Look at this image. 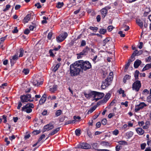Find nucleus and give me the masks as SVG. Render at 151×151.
Here are the masks:
<instances>
[{"instance_id": "e2e57ef3", "label": "nucleus", "mask_w": 151, "mask_h": 151, "mask_svg": "<svg viewBox=\"0 0 151 151\" xmlns=\"http://www.w3.org/2000/svg\"><path fill=\"white\" fill-rule=\"evenodd\" d=\"M118 33L122 37H124L125 36V35L124 34H123V32L122 31H120L118 32Z\"/></svg>"}, {"instance_id": "a18cd8bd", "label": "nucleus", "mask_w": 151, "mask_h": 151, "mask_svg": "<svg viewBox=\"0 0 151 151\" xmlns=\"http://www.w3.org/2000/svg\"><path fill=\"white\" fill-rule=\"evenodd\" d=\"M90 29L93 30L94 32H96L98 29V28L96 27H90Z\"/></svg>"}, {"instance_id": "774afa93", "label": "nucleus", "mask_w": 151, "mask_h": 151, "mask_svg": "<svg viewBox=\"0 0 151 151\" xmlns=\"http://www.w3.org/2000/svg\"><path fill=\"white\" fill-rule=\"evenodd\" d=\"M147 101L148 102H151V95L148 96L147 98Z\"/></svg>"}, {"instance_id": "5701e85b", "label": "nucleus", "mask_w": 151, "mask_h": 151, "mask_svg": "<svg viewBox=\"0 0 151 151\" xmlns=\"http://www.w3.org/2000/svg\"><path fill=\"white\" fill-rule=\"evenodd\" d=\"M151 68V63L146 64L142 69V71L149 69Z\"/></svg>"}, {"instance_id": "6e6552de", "label": "nucleus", "mask_w": 151, "mask_h": 151, "mask_svg": "<svg viewBox=\"0 0 151 151\" xmlns=\"http://www.w3.org/2000/svg\"><path fill=\"white\" fill-rule=\"evenodd\" d=\"M91 147L90 145L87 143L84 142H82L78 145L76 148H81L85 149H90Z\"/></svg>"}, {"instance_id": "09e8293b", "label": "nucleus", "mask_w": 151, "mask_h": 151, "mask_svg": "<svg viewBox=\"0 0 151 151\" xmlns=\"http://www.w3.org/2000/svg\"><path fill=\"white\" fill-rule=\"evenodd\" d=\"M32 25H30L29 26L30 29L31 30H33L34 28L36 27V25L34 24H32Z\"/></svg>"}, {"instance_id": "aec40b11", "label": "nucleus", "mask_w": 151, "mask_h": 151, "mask_svg": "<svg viewBox=\"0 0 151 151\" xmlns=\"http://www.w3.org/2000/svg\"><path fill=\"white\" fill-rule=\"evenodd\" d=\"M136 130L137 133L139 135H142L144 133V130L141 128H138L136 129Z\"/></svg>"}, {"instance_id": "f3484780", "label": "nucleus", "mask_w": 151, "mask_h": 151, "mask_svg": "<svg viewBox=\"0 0 151 151\" xmlns=\"http://www.w3.org/2000/svg\"><path fill=\"white\" fill-rule=\"evenodd\" d=\"M102 17L104 18L107 13V10L105 8H104L101 10Z\"/></svg>"}, {"instance_id": "13d9d810", "label": "nucleus", "mask_w": 151, "mask_h": 151, "mask_svg": "<svg viewBox=\"0 0 151 151\" xmlns=\"http://www.w3.org/2000/svg\"><path fill=\"white\" fill-rule=\"evenodd\" d=\"M52 35V33L51 32H50L48 33V36H47L49 40L51 39Z\"/></svg>"}, {"instance_id": "b1692460", "label": "nucleus", "mask_w": 151, "mask_h": 151, "mask_svg": "<svg viewBox=\"0 0 151 151\" xmlns=\"http://www.w3.org/2000/svg\"><path fill=\"white\" fill-rule=\"evenodd\" d=\"M111 40V38L109 37L106 38L103 41V45L105 46L106 44H108L109 42Z\"/></svg>"}, {"instance_id": "ea45409f", "label": "nucleus", "mask_w": 151, "mask_h": 151, "mask_svg": "<svg viewBox=\"0 0 151 151\" xmlns=\"http://www.w3.org/2000/svg\"><path fill=\"white\" fill-rule=\"evenodd\" d=\"M139 73L138 70H136L134 74V76L136 79H138L139 76Z\"/></svg>"}, {"instance_id": "f257e3e1", "label": "nucleus", "mask_w": 151, "mask_h": 151, "mask_svg": "<svg viewBox=\"0 0 151 151\" xmlns=\"http://www.w3.org/2000/svg\"><path fill=\"white\" fill-rule=\"evenodd\" d=\"M78 61L76 62L71 65L70 68V73L72 76H75L78 75L81 71V67Z\"/></svg>"}, {"instance_id": "7ed1b4c3", "label": "nucleus", "mask_w": 151, "mask_h": 151, "mask_svg": "<svg viewBox=\"0 0 151 151\" xmlns=\"http://www.w3.org/2000/svg\"><path fill=\"white\" fill-rule=\"evenodd\" d=\"M34 77L33 84L34 86H38L42 84L43 79L41 76L36 75Z\"/></svg>"}, {"instance_id": "6e6d98bb", "label": "nucleus", "mask_w": 151, "mask_h": 151, "mask_svg": "<svg viewBox=\"0 0 151 151\" xmlns=\"http://www.w3.org/2000/svg\"><path fill=\"white\" fill-rule=\"evenodd\" d=\"M9 9V4H8L6 6V8L3 9V11L4 12H6Z\"/></svg>"}, {"instance_id": "4be33fe9", "label": "nucleus", "mask_w": 151, "mask_h": 151, "mask_svg": "<svg viewBox=\"0 0 151 151\" xmlns=\"http://www.w3.org/2000/svg\"><path fill=\"white\" fill-rule=\"evenodd\" d=\"M57 86L56 85H54L50 86V87L49 91L53 93L57 90Z\"/></svg>"}, {"instance_id": "393cba45", "label": "nucleus", "mask_w": 151, "mask_h": 151, "mask_svg": "<svg viewBox=\"0 0 151 151\" xmlns=\"http://www.w3.org/2000/svg\"><path fill=\"white\" fill-rule=\"evenodd\" d=\"M132 59V60L131 59H129L128 61V63L126 64L125 67V69H127L128 68L130 65V63L134 60V59H133V58Z\"/></svg>"}, {"instance_id": "a878e982", "label": "nucleus", "mask_w": 151, "mask_h": 151, "mask_svg": "<svg viewBox=\"0 0 151 151\" xmlns=\"http://www.w3.org/2000/svg\"><path fill=\"white\" fill-rule=\"evenodd\" d=\"M96 106H95L90 108L88 111V114L91 113L94 111L96 109Z\"/></svg>"}, {"instance_id": "20e7f679", "label": "nucleus", "mask_w": 151, "mask_h": 151, "mask_svg": "<svg viewBox=\"0 0 151 151\" xmlns=\"http://www.w3.org/2000/svg\"><path fill=\"white\" fill-rule=\"evenodd\" d=\"M34 107V105L32 103H28L22 108V110L29 113L32 111L31 108Z\"/></svg>"}, {"instance_id": "bb28decb", "label": "nucleus", "mask_w": 151, "mask_h": 151, "mask_svg": "<svg viewBox=\"0 0 151 151\" xmlns=\"http://www.w3.org/2000/svg\"><path fill=\"white\" fill-rule=\"evenodd\" d=\"M113 73L112 72H110L109 74V76L106 79L109 80V81L111 82L113 79Z\"/></svg>"}, {"instance_id": "de8ad7c7", "label": "nucleus", "mask_w": 151, "mask_h": 151, "mask_svg": "<svg viewBox=\"0 0 151 151\" xmlns=\"http://www.w3.org/2000/svg\"><path fill=\"white\" fill-rule=\"evenodd\" d=\"M88 50V48L87 47H86V48L83 50L82 52H84V53L85 54V55H86V54L87 53Z\"/></svg>"}, {"instance_id": "c03bdc74", "label": "nucleus", "mask_w": 151, "mask_h": 151, "mask_svg": "<svg viewBox=\"0 0 151 151\" xmlns=\"http://www.w3.org/2000/svg\"><path fill=\"white\" fill-rule=\"evenodd\" d=\"M106 31V30L105 29H100L99 32L100 34H104Z\"/></svg>"}, {"instance_id": "603ef678", "label": "nucleus", "mask_w": 151, "mask_h": 151, "mask_svg": "<svg viewBox=\"0 0 151 151\" xmlns=\"http://www.w3.org/2000/svg\"><path fill=\"white\" fill-rule=\"evenodd\" d=\"M8 137H6L4 139V141L6 143V145H8L9 144V141H8Z\"/></svg>"}, {"instance_id": "c85d7f7f", "label": "nucleus", "mask_w": 151, "mask_h": 151, "mask_svg": "<svg viewBox=\"0 0 151 151\" xmlns=\"http://www.w3.org/2000/svg\"><path fill=\"white\" fill-rule=\"evenodd\" d=\"M133 135V132H127L126 134V137L128 138H129L132 137Z\"/></svg>"}, {"instance_id": "1a4fd4ad", "label": "nucleus", "mask_w": 151, "mask_h": 151, "mask_svg": "<svg viewBox=\"0 0 151 151\" xmlns=\"http://www.w3.org/2000/svg\"><path fill=\"white\" fill-rule=\"evenodd\" d=\"M141 86V84L140 81H137L134 83L132 84V89L135 90L136 91H138Z\"/></svg>"}, {"instance_id": "72a5a7b5", "label": "nucleus", "mask_w": 151, "mask_h": 151, "mask_svg": "<svg viewBox=\"0 0 151 151\" xmlns=\"http://www.w3.org/2000/svg\"><path fill=\"white\" fill-rule=\"evenodd\" d=\"M63 2H58L56 5V7L58 8H60L63 5Z\"/></svg>"}, {"instance_id": "680f3d73", "label": "nucleus", "mask_w": 151, "mask_h": 151, "mask_svg": "<svg viewBox=\"0 0 151 151\" xmlns=\"http://www.w3.org/2000/svg\"><path fill=\"white\" fill-rule=\"evenodd\" d=\"M113 28V27L112 26L110 25L107 28V30L109 31L110 32L112 31Z\"/></svg>"}, {"instance_id": "cd10ccee", "label": "nucleus", "mask_w": 151, "mask_h": 151, "mask_svg": "<svg viewBox=\"0 0 151 151\" xmlns=\"http://www.w3.org/2000/svg\"><path fill=\"white\" fill-rule=\"evenodd\" d=\"M130 78L131 76L129 75H125L123 78V82L124 83H125L126 82L127 80L130 79Z\"/></svg>"}, {"instance_id": "4468645a", "label": "nucleus", "mask_w": 151, "mask_h": 151, "mask_svg": "<svg viewBox=\"0 0 151 151\" xmlns=\"http://www.w3.org/2000/svg\"><path fill=\"white\" fill-rule=\"evenodd\" d=\"M94 91H92L89 93H84V95L87 98L90 99V98L94 97Z\"/></svg>"}, {"instance_id": "49530a36", "label": "nucleus", "mask_w": 151, "mask_h": 151, "mask_svg": "<svg viewBox=\"0 0 151 151\" xmlns=\"http://www.w3.org/2000/svg\"><path fill=\"white\" fill-rule=\"evenodd\" d=\"M119 133V131L118 129H115L114 131L112 132V134H113L115 135H117Z\"/></svg>"}, {"instance_id": "c9c22d12", "label": "nucleus", "mask_w": 151, "mask_h": 151, "mask_svg": "<svg viewBox=\"0 0 151 151\" xmlns=\"http://www.w3.org/2000/svg\"><path fill=\"white\" fill-rule=\"evenodd\" d=\"M29 72V70L28 69H24L22 73L25 75L28 74Z\"/></svg>"}, {"instance_id": "69168bd1", "label": "nucleus", "mask_w": 151, "mask_h": 151, "mask_svg": "<svg viewBox=\"0 0 151 151\" xmlns=\"http://www.w3.org/2000/svg\"><path fill=\"white\" fill-rule=\"evenodd\" d=\"M18 32V30L17 29V27H14V30L12 31V32L13 33H17Z\"/></svg>"}, {"instance_id": "9d476101", "label": "nucleus", "mask_w": 151, "mask_h": 151, "mask_svg": "<svg viewBox=\"0 0 151 151\" xmlns=\"http://www.w3.org/2000/svg\"><path fill=\"white\" fill-rule=\"evenodd\" d=\"M111 82L106 78L102 81L101 85V88L102 89H105L107 87L111 84Z\"/></svg>"}, {"instance_id": "0e129e2a", "label": "nucleus", "mask_w": 151, "mask_h": 151, "mask_svg": "<svg viewBox=\"0 0 151 151\" xmlns=\"http://www.w3.org/2000/svg\"><path fill=\"white\" fill-rule=\"evenodd\" d=\"M45 137V135L44 134H43L39 138L38 141L40 142V141H41L42 139H43Z\"/></svg>"}, {"instance_id": "2eb2a0df", "label": "nucleus", "mask_w": 151, "mask_h": 151, "mask_svg": "<svg viewBox=\"0 0 151 151\" xmlns=\"http://www.w3.org/2000/svg\"><path fill=\"white\" fill-rule=\"evenodd\" d=\"M110 94L109 93H108L105 96L104 99L101 101V102L102 103H106L110 97Z\"/></svg>"}, {"instance_id": "ddd939ff", "label": "nucleus", "mask_w": 151, "mask_h": 151, "mask_svg": "<svg viewBox=\"0 0 151 151\" xmlns=\"http://www.w3.org/2000/svg\"><path fill=\"white\" fill-rule=\"evenodd\" d=\"M142 53V50H140L139 51H138L137 50H135L132 54L131 56V58L132 59L135 56L139 55H140Z\"/></svg>"}, {"instance_id": "5fc2aeb1", "label": "nucleus", "mask_w": 151, "mask_h": 151, "mask_svg": "<svg viewBox=\"0 0 151 151\" xmlns=\"http://www.w3.org/2000/svg\"><path fill=\"white\" fill-rule=\"evenodd\" d=\"M2 119H4L3 122L4 123H6L7 122V118L6 116L4 115L2 116Z\"/></svg>"}, {"instance_id": "052dcab7", "label": "nucleus", "mask_w": 151, "mask_h": 151, "mask_svg": "<svg viewBox=\"0 0 151 151\" xmlns=\"http://www.w3.org/2000/svg\"><path fill=\"white\" fill-rule=\"evenodd\" d=\"M86 45V42L84 40H83L81 42V46H85Z\"/></svg>"}, {"instance_id": "473e14b6", "label": "nucleus", "mask_w": 151, "mask_h": 151, "mask_svg": "<svg viewBox=\"0 0 151 151\" xmlns=\"http://www.w3.org/2000/svg\"><path fill=\"white\" fill-rule=\"evenodd\" d=\"M118 143L120 145H127V142L124 141H120L118 142Z\"/></svg>"}, {"instance_id": "412c9836", "label": "nucleus", "mask_w": 151, "mask_h": 151, "mask_svg": "<svg viewBox=\"0 0 151 151\" xmlns=\"http://www.w3.org/2000/svg\"><path fill=\"white\" fill-rule=\"evenodd\" d=\"M31 15L30 14H27L23 19L24 23H27L31 17Z\"/></svg>"}, {"instance_id": "4c0bfd02", "label": "nucleus", "mask_w": 151, "mask_h": 151, "mask_svg": "<svg viewBox=\"0 0 151 151\" xmlns=\"http://www.w3.org/2000/svg\"><path fill=\"white\" fill-rule=\"evenodd\" d=\"M20 51V54L19 56V57H22L23 55V53L24 52V50L22 48H21L19 49Z\"/></svg>"}, {"instance_id": "864d4df0", "label": "nucleus", "mask_w": 151, "mask_h": 151, "mask_svg": "<svg viewBox=\"0 0 151 151\" xmlns=\"http://www.w3.org/2000/svg\"><path fill=\"white\" fill-rule=\"evenodd\" d=\"M107 121L106 119H104L101 121V123L103 125H105L106 124Z\"/></svg>"}, {"instance_id": "423d86ee", "label": "nucleus", "mask_w": 151, "mask_h": 151, "mask_svg": "<svg viewBox=\"0 0 151 151\" xmlns=\"http://www.w3.org/2000/svg\"><path fill=\"white\" fill-rule=\"evenodd\" d=\"M34 96H32L31 94H27L26 95L22 96L20 97L21 101L24 102H28L29 100V98L34 99Z\"/></svg>"}, {"instance_id": "bf43d9fd", "label": "nucleus", "mask_w": 151, "mask_h": 151, "mask_svg": "<svg viewBox=\"0 0 151 151\" xmlns=\"http://www.w3.org/2000/svg\"><path fill=\"white\" fill-rule=\"evenodd\" d=\"M151 57L150 56H149L147 58H146L145 60L147 62H151Z\"/></svg>"}, {"instance_id": "6ab92c4d", "label": "nucleus", "mask_w": 151, "mask_h": 151, "mask_svg": "<svg viewBox=\"0 0 151 151\" xmlns=\"http://www.w3.org/2000/svg\"><path fill=\"white\" fill-rule=\"evenodd\" d=\"M100 145L103 146L108 147L110 146L111 145V144L109 142H106L104 141H102L100 142Z\"/></svg>"}, {"instance_id": "39448f33", "label": "nucleus", "mask_w": 151, "mask_h": 151, "mask_svg": "<svg viewBox=\"0 0 151 151\" xmlns=\"http://www.w3.org/2000/svg\"><path fill=\"white\" fill-rule=\"evenodd\" d=\"M94 97L93 100H95L96 101L99 100L102 98L104 95L103 93L99 92L94 91Z\"/></svg>"}, {"instance_id": "f8f14e48", "label": "nucleus", "mask_w": 151, "mask_h": 151, "mask_svg": "<svg viewBox=\"0 0 151 151\" xmlns=\"http://www.w3.org/2000/svg\"><path fill=\"white\" fill-rule=\"evenodd\" d=\"M12 58L10 60L11 66H12L16 62V60L18 59V54H15L12 56Z\"/></svg>"}, {"instance_id": "c756f323", "label": "nucleus", "mask_w": 151, "mask_h": 151, "mask_svg": "<svg viewBox=\"0 0 151 151\" xmlns=\"http://www.w3.org/2000/svg\"><path fill=\"white\" fill-rule=\"evenodd\" d=\"M137 23L138 25L141 27L142 28L143 27V22L140 19H137L136 20Z\"/></svg>"}, {"instance_id": "f704fd0d", "label": "nucleus", "mask_w": 151, "mask_h": 151, "mask_svg": "<svg viewBox=\"0 0 151 151\" xmlns=\"http://www.w3.org/2000/svg\"><path fill=\"white\" fill-rule=\"evenodd\" d=\"M146 125L143 126V128L144 129H146L148 128L150 124V122L149 121H147L146 122Z\"/></svg>"}, {"instance_id": "4d7b16f0", "label": "nucleus", "mask_w": 151, "mask_h": 151, "mask_svg": "<svg viewBox=\"0 0 151 151\" xmlns=\"http://www.w3.org/2000/svg\"><path fill=\"white\" fill-rule=\"evenodd\" d=\"M141 109V108L138 105L135 106V110L136 112H137L140 110Z\"/></svg>"}, {"instance_id": "58836bf2", "label": "nucleus", "mask_w": 151, "mask_h": 151, "mask_svg": "<svg viewBox=\"0 0 151 151\" xmlns=\"http://www.w3.org/2000/svg\"><path fill=\"white\" fill-rule=\"evenodd\" d=\"M60 65L58 64H57L56 66L52 69V70L54 72H55L60 66Z\"/></svg>"}, {"instance_id": "0eeeda50", "label": "nucleus", "mask_w": 151, "mask_h": 151, "mask_svg": "<svg viewBox=\"0 0 151 151\" xmlns=\"http://www.w3.org/2000/svg\"><path fill=\"white\" fill-rule=\"evenodd\" d=\"M68 35V34L66 32H64L56 38L57 41L58 42H60L65 40Z\"/></svg>"}, {"instance_id": "f03ea898", "label": "nucleus", "mask_w": 151, "mask_h": 151, "mask_svg": "<svg viewBox=\"0 0 151 151\" xmlns=\"http://www.w3.org/2000/svg\"><path fill=\"white\" fill-rule=\"evenodd\" d=\"M81 67V69L86 70L90 68L91 67V63L88 61H84L83 60H80L78 61Z\"/></svg>"}, {"instance_id": "a19ab883", "label": "nucleus", "mask_w": 151, "mask_h": 151, "mask_svg": "<svg viewBox=\"0 0 151 151\" xmlns=\"http://www.w3.org/2000/svg\"><path fill=\"white\" fill-rule=\"evenodd\" d=\"M62 111L60 110H58L56 111L55 114L57 116H60L62 113Z\"/></svg>"}, {"instance_id": "2f4dec72", "label": "nucleus", "mask_w": 151, "mask_h": 151, "mask_svg": "<svg viewBox=\"0 0 151 151\" xmlns=\"http://www.w3.org/2000/svg\"><path fill=\"white\" fill-rule=\"evenodd\" d=\"M77 58L78 59L81 58L82 57L83 55H85V54L82 51L79 54H77Z\"/></svg>"}, {"instance_id": "338daca9", "label": "nucleus", "mask_w": 151, "mask_h": 151, "mask_svg": "<svg viewBox=\"0 0 151 151\" xmlns=\"http://www.w3.org/2000/svg\"><path fill=\"white\" fill-rule=\"evenodd\" d=\"M35 6H37L38 9L40 8L41 7V6L40 5V3H37L35 4Z\"/></svg>"}, {"instance_id": "a211bd4d", "label": "nucleus", "mask_w": 151, "mask_h": 151, "mask_svg": "<svg viewBox=\"0 0 151 151\" xmlns=\"http://www.w3.org/2000/svg\"><path fill=\"white\" fill-rule=\"evenodd\" d=\"M141 61L139 59L137 60L134 63V67L135 68H137L141 63Z\"/></svg>"}, {"instance_id": "dca6fc26", "label": "nucleus", "mask_w": 151, "mask_h": 151, "mask_svg": "<svg viewBox=\"0 0 151 151\" xmlns=\"http://www.w3.org/2000/svg\"><path fill=\"white\" fill-rule=\"evenodd\" d=\"M46 95L45 94H44L42 97L39 101V104L40 105L42 104L45 102L46 99Z\"/></svg>"}, {"instance_id": "3c124183", "label": "nucleus", "mask_w": 151, "mask_h": 151, "mask_svg": "<svg viewBox=\"0 0 151 151\" xmlns=\"http://www.w3.org/2000/svg\"><path fill=\"white\" fill-rule=\"evenodd\" d=\"M75 133L77 136H79L80 134V130L79 129H76L75 131Z\"/></svg>"}, {"instance_id": "e433bc0d", "label": "nucleus", "mask_w": 151, "mask_h": 151, "mask_svg": "<svg viewBox=\"0 0 151 151\" xmlns=\"http://www.w3.org/2000/svg\"><path fill=\"white\" fill-rule=\"evenodd\" d=\"M17 136L14 135L12 134V136H10V140H11L12 144H13V140L15 139Z\"/></svg>"}, {"instance_id": "9b49d317", "label": "nucleus", "mask_w": 151, "mask_h": 151, "mask_svg": "<svg viewBox=\"0 0 151 151\" xmlns=\"http://www.w3.org/2000/svg\"><path fill=\"white\" fill-rule=\"evenodd\" d=\"M54 128V126L51 124H49L45 126L43 129V132H45L52 129Z\"/></svg>"}, {"instance_id": "79ce46f5", "label": "nucleus", "mask_w": 151, "mask_h": 151, "mask_svg": "<svg viewBox=\"0 0 151 151\" xmlns=\"http://www.w3.org/2000/svg\"><path fill=\"white\" fill-rule=\"evenodd\" d=\"M87 134L89 137L91 138H92L93 136L91 133L89 129L87 130Z\"/></svg>"}, {"instance_id": "8fccbe9b", "label": "nucleus", "mask_w": 151, "mask_h": 151, "mask_svg": "<svg viewBox=\"0 0 151 151\" xmlns=\"http://www.w3.org/2000/svg\"><path fill=\"white\" fill-rule=\"evenodd\" d=\"M122 148V147L120 145H117L115 147V150L116 151H119Z\"/></svg>"}, {"instance_id": "7c9ffc66", "label": "nucleus", "mask_w": 151, "mask_h": 151, "mask_svg": "<svg viewBox=\"0 0 151 151\" xmlns=\"http://www.w3.org/2000/svg\"><path fill=\"white\" fill-rule=\"evenodd\" d=\"M138 105L141 108V109H142L144 107L147 106V105L144 102H141Z\"/></svg>"}, {"instance_id": "37998d69", "label": "nucleus", "mask_w": 151, "mask_h": 151, "mask_svg": "<svg viewBox=\"0 0 151 151\" xmlns=\"http://www.w3.org/2000/svg\"><path fill=\"white\" fill-rule=\"evenodd\" d=\"M56 97L55 96H49L47 97V99H50L51 100H55L56 99Z\"/></svg>"}]
</instances>
